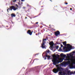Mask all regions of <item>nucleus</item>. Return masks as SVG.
I'll use <instances>...</instances> for the list:
<instances>
[{
    "label": "nucleus",
    "mask_w": 75,
    "mask_h": 75,
    "mask_svg": "<svg viewBox=\"0 0 75 75\" xmlns=\"http://www.w3.org/2000/svg\"><path fill=\"white\" fill-rule=\"evenodd\" d=\"M65 4H68V3H66Z\"/></svg>",
    "instance_id": "a211bd4d"
},
{
    "label": "nucleus",
    "mask_w": 75,
    "mask_h": 75,
    "mask_svg": "<svg viewBox=\"0 0 75 75\" xmlns=\"http://www.w3.org/2000/svg\"><path fill=\"white\" fill-rule=\"evenodd\" d=\"M8 9H7V11L8 12Z\"/></svg>",
    "instance_id": "aec40b11"
},
{
    "label": "nucleus",
    "mask_w": 75,
    "mask_h": 75,
    "mask_svg": "<svg viewBox=\"0 0 75 75\" xmlns=\"http://www.w3.org/2000/svg\"><path fill=\"white\" fill-rule=\"evenodd\" d=\"M38 23L37 22V23H36V24H38Z\"/></svg>",
    "instance_id": "6ab92c4d"
},
{
    "label": "nucleus",
    "mask_w": 75,
    "mask_h": 75,
    "mask_svg": "<svg viewBox=\"0 0 75 75\" xmlns=\"http://www.w3.org/2000/svg\"><path fill=\"white\" fill-rule=\"evenodd\" d=\"M11 16L12 17H16V15H15V14L12 13L11 14Z\"/></svg>",
    "instance_id": "9d476101"
},
{
    "label": "nucleus",
    "mask_w": 75,
    "mask_h": 75,
    "mask_svg": "<svg viewBox=\"0 0 75 75\" xmlns=\"http://www.w3.org/2000/svg\"><path fill=\"white\" fill-rule=\"evenodd\" d=\"M67 56L64 61H68L67 62H63L61 64V65L65 67L67 65L69 64V67L71 68H75V56H73L72 53L67 54Z\"/></svg>",
    "instance_id": "f03ea898"
},
{
    "label": "nucleus",
    "mask_w": 75,
    "mask_h": 75,
    "mask_svg": "<svg viewBox=\"0 0 75 75\" xmlns=\"http://www.w3.org/2000/svg\"><path fill=\"white\" fill-rule=\"evenodd\" d=\"M49 44L50 46V47H52L54 46V42H51L49 43Z\"/></svg>",
    "instance_id": "0eeeda50"
},
{
    "label": "nucleus",
    "mask_w": 75,
    "mask_h": 75,
    "mask_svg": "<svg viewBox=\"0 0 75 75\" xmlns=\"http://www.w3.org/2000/svg\"><path fill=\"white\" fill-rule=\"evenodd\" d=\"M45 59H46V58H45Z\"/></svg>",
    "instance_id": "5701e85b"
},
{
    "label": "nucleus",
    "mask_w": 75,
    "mask_h": 75,
    "mask_svg": "<svg viewBox=\"0 0 75 75\" xmlns=\"http://www.w3.org/2000/svg\"><path fill=\"white\" fill-rule=\"evenodd\" d=\"M22 1H23V0H21Z\"/></svg>",
    "instance_id": "4be33fe9"
},
{
    "label": "nucleus",
    "mask_w": 75,
    "mask_h": 75,
    "mask_svg": "<svg viewBox=\"0 0 75 75\" xmlns=\"http://www.w3.org/2000/svg\"><path fill=\"white\" fill-rule=\"evenodd\" d=\"M73 74V72H70V73H68V75H71V74Z\"/></svg>",
    "instance_id": "9b49d317"
},
{
    "label": "nucleus",
    "mask_w": 75,
    "mask_h": 75,
    "mask_svg": "<svg viewBox=\"0 0 75 75\" xmlns=\"http://www.w3.org/2000/svg\"><path fill=\"white\" fill-rule=\"evenodd\" d=\"M10 9L11 11L12 10V9H13V10L15 11L16 10H17V9H18V8H16L14 6H12L11 7H10Z\"/></svg>",
    "instance_id": "39448f33"
},
{
    "label": "nucleus",
    "mask_w": 75,
    "mask_h": 75,
    "mask_svg": "<svg viewBox=\"0 0 75 75\" xmlns=\"http://www.w3.org/2000/svg\"><path fill=\"white\" fill-rule=\"evenodd\" d=\"M32 33L33 32H31L30 30H28L27 32V33H28V34H29L30 35H32Z\"/></svg>",
    "instance_id": "6e6552de"
},
{
    "label": "nucleus",
    "mask_w": 75,
    "mask_h": 75,
    "mask_svg": "<svg viewBox=\"0 0 75 75\" xmlns=\"http://www.w3.org/2000/svg\"><path fill=\"white\" fill-rule=\"evenodd\" d=\"M46 57H47V58H48V59H50V57H51V56H50L49 55H46Z\"/></svg>",
    "instance_id": "1a4fd4ad"
},
{
    "label": "nucleus",
    "mask_w": 75,
    "mask_h": 75,
    "mask_svg": "<svg viewBox=\"0 0 75 75\" xmlns=\"http://www.w3.org/2000/svg\"><path fill=\"white\" fill-rule=\"evenodd\" d=\"M50 0V1H51V0Z\"/></svg>",
    "instance_id": "a878e982"
},
{
    "label": "nucleus",
    "mask_w": 75,
    "mask_h": 75,
    "mask_svg": "<svg viewBox=\"0 0 75 75\" xmlns=\"http://www.w3.org/2000/svg\"><path fill=\"white\" fill-rule=\"evenodd\" d=\"M25 18H27V17H26Z\"/></svg>",
    "instance_id": "b1692460"
},
{
    "label": "nucleus",
    "mask_w": 75,
    "mask_h": 75,
    "mask_svg": "<svg viewBox=\"0 0 75 75\" xmlns=\"http://www.w3.org/2000/svg\"><path fill=\"white\" fill-rule=\"evenodd\" d=\"M47 39H45L43 40V43H42V48H46V46H45V41H46Z\"/></svg>",
    "instance_id": "20e7f679"
},
{
    "label": "nucleus",
    "mask_w": 75,
    "mask_h": 75,
    "mask_svg": "<svg viewBox=\"0 0 75 75\" xmlns=\"http://www.w3.org/2000/svg\"><path fill=\"white\" fill-rule=\"evenodd\" d=\"M58 48H59V46H57L56 47V49H58Z\"/></svg>",
    "instance_id": "4468645a"
},
{
    "label": "nucleus",
    "mask_w": 75,
    "mask_h": 75,
    "mask_svg": "<svg viewBox=\"0 0 75 75\" xmlns=\"http://www.w3.org/2000/svg\"><path fill=\"white\" fill-rule=\"evenodd\" d=\"M13 1L14 3H15V2H16V1H17V0H14V1Z\"/></svg>",
    "instance_id": "ddd939ff"
},
{
    "label": "nucleus",
    "mask_w": 75,
    "mask_h": 75,
    "mask_svg": "<svg viewBox=\"0 0 75 75\" xmlns=\"http://www.w3.org/2000/svg\"><path fill=\"white\" fill-rule=\"evenodd\" d=\"M47 52H48V53H49L50 52V50H47Z\"/></svg>",
    "instance_id": "f8f14e48"
},
{
    "label": "nucleus",
    "mask_w": 75,
    "mask_h": 75,
    "mask_svg": "<svg viewBox=\"0 0 75 75\" xmlns=\"http://www.w3.org/2000/svg\"><path fill=\"white\" fill-rule=\"evenodd\" d=\"M55 34L56 36H57L58 35H59L60 33L59 31H57L56 32H55Z\"/></svg>",
    "instance_id": "423d86ee"
},
{
    "label": "nucleus",
    "mask_w": 75,
    "mask_h": 75,
    "mask_svg": "<svg viewBox=\"0 0 75 75\" xmlns=\"http://www.w3.org/2000/svg\"><path fill=\"white\" fill-rule=\"evenodd\" d=\"M63 44L65 46V47L63 48V50L65 51V52L69 51H70L71 50L72 46L69 44L67 45L66 41L63 42Z\"/></svg>",
    "instance_id": "7ed1b4c3"
},
{
    "label": "nucleus",
    "mask_w": 75,
    "mask_h": 75,
    "mask_svg": "<svg viewBox=\"0 0 75 75\" xmlns=\"http://www.w3.org/2000/svg\"><path fill=\"white\" fill-rule=\"evenodd\" d=\"M70 10H72V8H70Z\"/></svg>",
    "instance_id": "412c9836"
},
{
    "label": "nucleus",
    "mask_w": 75,
    "mask_h": 75,
    "mask_svg": "<svg viewBox=\"0 0 75 75\" xmlns=\"http://www.w3.org/2000/svg\"><path fill=\"white\" fill-rule=\"evenodd\" d=\"M61 48H62V47H63V45L61 44Z\"/></svg>",
    "instance_id": "2eb2a0df"
},
{
    "label": "nucleus",
    "mask_w": 75,
    "mask_h": 75,
    "mask_svg": "<svg viewBox=\"0 0 75 75\" xmlns=\"http://www.w3.org/2000/svg\"><path fill=\"white\" fill-rule=\"evenodd\" d=\"M16 6H17V7H18V5H17L16 4Z\"/></svg>",
    "instance_id": "f3484780"
},
{
    "label": "nucleus",
    "mask_w": 75,
    "mask_h": 75,
    "mask_svg": "<svg viewBox=\"0 0 75 75\" xmlns=\"http://www.w3.org/2000/svg\"><path fill=\"white\" fill-rule=\"evenodd\" d=\"M72 53H75V51H73L72 52Z\"/></svg>",
    "instance_id": "dca6fc26"
},
{
    "label": "nucleus",
    "mask_w": 75,
    "mask_h": 75,
    "mask_svg": "<svg viewBox=\"0 0 75 75\" xmlns=\"http://www.w3.org/2000/svg\"><path fill=\"white\" fill-rule=\"evenodd\" d=\"M60 49H61V48H60Z\"/></svg>",
    "instance_id": "393cba45"
},
{
    "label": "nucleus",
    "mask_w": 75,
    "mask_h": 75,
    "mask_svg": "<svg viewBox=\"0 0 75 75\" xmlns=\"http://www.w3.org/2000/svg\"><path fill=\"white\" fill-rule=\"evenodd\" d=\"M61 56L62 57L60 58H59L58 59V57H59V55L57 54L56 56L54 55L52 56L53 58L52 61L53 62V64L56 65V67H57V69H54L53 70V71L55 74H56L59 71H60L59 72V75H67V74L65 73L64 71L63 72L62 71L63 70V69L60 67V65L59 64L57 65V64H58L59 62H62L67 55L66 54H63L62 53L61 54Z\"/></svg>",
    "instance_id": "f257e3e1"
}]
</instances>
